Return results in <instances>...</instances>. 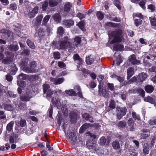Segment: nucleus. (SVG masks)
<instances>
[{
	"label": "nucleus",
	"instance_id": "1",
	"mask_svg": "<svg viewBox=\"0 0 156 156\" xmlns=\"http://www.w3.org/2000/svg\"><path fill=\"white\" fill-rule=\"evenodd\" d=\"M68 40V37H65L58 42H54L53 44L55 46L57 49H64L69 48L71 46V44Z\"/></svg>",
	"mask_w": 156,
	"mask_h": 156
},
{
	"label": "nucleus",
	"instance_id": "2",
	"mask_svg": "<svg viewBox=\"0 0 156 156\" xmlns=\"http://www.w3.org/2000/svg\"><path fill=\"white\" fill-rule=\"evenodd\" d=\"M122 31L121 30H115L111 33V35L113 37V40L110 42L111 44L116 42H121L122 41L121 34Z\"/></svg>",
	"mask_w": 156,
	"mask_h": 156
},
{
	"label": "nucleus",
	"instance_id": "3",
	"mask_svg": "<svg viewBox=\"0 0 156 156\" xmlns=\"http://www.w3.org/2000/svg\"><path fill=\"white\" fill-rule=\"evenodd\" d=\"M51 101L53 104L58 108H59L62 106H63L66 102V100L62 99L61 97L59 96L57 98H52Z\"/></svg>",
	"mask_w": 156,
	"mask_h": 156
},
{
	"label": "nucleus",
	"instance_id": "4",
	"mask_svg": "<svg viewBox=\"0 0 156 156\" xmlns=\"http://www.w3.org/2000/svg\"><path fill=\"white\" fill-rule=\"evenodd\" d=\"M116 110V116L117 119L120 120L126 114L127 109L125 107H117Z\"/></svg>",
	"mask_w": 156,
	"mask_h": 156
},
{
	"label": "nucleus",
	"instance_id": "5",
	"mask_svg": "<svg viewBox=\"0 0 156 156\" xmlns=\"http://www.w3.org/2000/svg\"><path fill=\"white\" fill-rule=\"evenodd\" d=\"M38 9V7L36 6L32 10L25 11L24 12L25 15L27 17H28L30 18H33L37 13Z\"/></svg>",
	"mask_w": 156,
	"mask_h": 156
},
{
	"label": "nucleus",
	"instance_id": "6",
	"mask_svg": "<svg viewBox=\"0 0 156 156\" xmlns=\"http://www.w3.org/2000/svg\"><path fill=\"white\" fill-rule=\"evenodd\" d=\"M154 60H156V56L149 54L144 56V64L145 66H149L150 62H152Z\"/></svg>",
	"mask_w": 156,
	"mask_h": 156
},
{
	"label": "nucleus",
	"instance_id": "7",
	"mask_svg": "<svg viewBox=\"0 0 156 156\" xmlns=\"http://www.w3.org/2000/svg\"><path fill=\"white\" fill-rule=\"evenodd\" d=\"M5 54L7 55L6 58L2 61V62L5 64H8L10 63L13 60V58L14 56L13 54L8 51H5Z\"/></svg>",
	"mask_w": 156,
	"mask_h": 156
},
{
	"label": "nucleus",
	"instance_id": "8",
	"mask_svg": "<svg viewBox=\"0 0 156 156\" xmlns=\"http://www.w3.org/2000/svg\"><path fill=\"white\" fill-rule=\"evenodd\" d=\"M32 93L33 92H31L29 89H27L26 90V95L22 96L20 97L21 100L24 101H29L30 99L33 97Z\"/></svg>",
	"mask_w": 156,
	"mask_h": 156
},
{
	"label": "nucleus",
	"instance_id": "9",
	"mask_svg": "<svg viewBox=\"0 0 156 156\" xmlns=\"http://www.w3.org/2000/svg\"><path fill=\"white\" fill-rule=\"evenodd\" d=\"M139 134L140 135L141 139H145L150 136V132L148 129H144L140 130Z\"/></svg>",
	"mask_w": 156,
	"mask_h": 156
},
{
	"label": "nucleus",
	"instance_id": "10",
	"mask_svg": "<svg viewBox=\"0 0 156 156\" xmlns=\"http://www.w3.org/2000/svg\"><path fill=\"white\" fill-rule=\"evenodd\" d=\"M73 59L76 63L77 64L78 68L80 67V66L83 64V60L77 54H74L73 56Z\"/></svg>",
	"mask_w": 156,
	"mask_h": 156
},
{
	"label": "nucleus",
	"instance_id": "11",
	"mask_svg": "<svg viewBox=\"0 0 156 156\" xmlns=\"http://www.w3.org/2000/svg\"><path fill=\"white\" fill-rule=\"evenodd\" d=\"M87 145L88 148L93 152H95L98 149V145L95 143H87Z\"/></svg>",
	"mask_w": 156,
	"mask_h": 156
},
{
	"label": "nucleus",
	"instance_id": "12",
	"mask_svg": "<svg viewBox=\"0 0 156 156\" xmlns=\"http://www.w3.org/2000/svg\"><path fill=\"white\" fill-rule=\"evenodd\" d=\"M50 80L51 81L53 82V83L55 85H58L60 84L63 83L64 80V79L63 77L58 78L51 77Z\"/></svg>",
	"mask_w": 156,
	"mask_h": 156
},
{
	"label": "nucleus",
	"instance_id": "13",
	"mask_svg": "<svg viewBox=\"0 0 156 156\" xmlns=\"http://www.w3.org/2000/svg\"><path fill=\"white\" fill-rule=\"evenodd\" d=\"M129 60L131 63L133 65L139 64L140 63V61L136 59L135 56L134 55H131L129 57Z\"/></svg>",
	"mask_w": 156,
	"mask_h": 156
},
{
	"label": "nucleus",
	"instance_id": "14",
	"mask_svg": "<svg viewBox=\"0 0 156 156\" xmlns=\"http://www.w3.org/2000/svg\"><path fill=\"white\" fill-rule=\"evenodd\" d=\"M82 71L83 74H87L88 75H89L93 79H95L96 78V76L95 73L89 71L87 70V69H82Z\"/></svg>",
	"mask_w": 156,
	"mask_h": 156
},
{
	"label": "nucleus",
	"instance_id": "15",
	"mask_svg": "<svg viewBox=\"0 0 156 156\" xmlns=\"http://www.w3.org/2000/svg\"><path fill=\"white\" fill-rule=\"evenodd\" d=\"M63 24L65 26L70 27L74 24V21L71 20H64L63 21Z\"/></svg>",
	"mask_w": 156,
	"mask_h": 156
},
{
	"label": "nucleus",
	"instance_id": "16",
	"mask_svg": "<svg viewBox=\"0 0 156 156\" xmlns=\"http://www.w3.org/2000/svg\"><path fill=\"white\" fill-rule=\"evenodd\" d=\"M28 60L27 59H22L19 65L21 68H25L28 64Z\"/></svg>",
	"mask_w": 156,
	"mask_h": 156
},
{
	"label": "nucleus",
	"instance_id": "17",
	"mask_svg": "<svg viewBox=\"0 0 156 156\" xmlns=\"http://www.w3.org/2000/svg\"><path fill=\"white\" fill-rule=\"evenodd\" d=\"M90 126V124L88 123H86L80 127L79 132L80 133H83L86 129L88 128Z\"/></svg>",
	"mask_w": 156,
	"mask_h": 156
},
{
	"label": "nucleus",
	"instance_id": "18",
	"mask_svg": "<svg viewBox=\"0 0 156 156\" xmlns=\"http://www.w3.org/2000/svg\"><path fill=\"white\" fill-rule=\"evenodd\" d=\"M150 146L149 144L147 143L144 144L143 152L144 154H148L150 150Z\"/></svg>",
	"mask_w": 156,
	"mask_h": 156
},
{
	"label": "nucleus",
	"instance_id": "19",
	"mask_svg": "<svg viewBox=\"0 0 156 156\" xmlns=\"http://www.w3.org/2000/svg\"><path fill=\"white\" fill-rule=\"evenodd\" d=\"M138 79H139L140 81L143 82L147 78V75L146 73H141L139 74L137 76Z\"/></svg>",
	"mask_w": 156,
	"mask_h": 156
},
{
	"label": "nucleus",
	"instance_id": "20",
	"mask_svg": "<svg viewBox=\"0 0 156 156\" xmlns=\"http://www.w3.org/2000/svg\"><path fill=\"white\" fill-rule=\"evenodd\" d=\"M122 60L121 55H118L116 58V60H115V62H116V63H115V61H114L113 63L112 64V65H115L116 66H118L120 65V63L122 62Z\"/></svg>",
	"mask_w": 156,
	"mask_h": 156
},
{
	"label": "nucleus",
	"instance_id": "21",
	"mask_svg": "<svg viewBox=\"0 0 156 156\" xmlns=\"http://www.w3.org/2000/svg\"><path fill=\"white\" fill-rule=\"evenodd\" d=\"M145 89L147 93L150 94L154 90V88L152 86L148 85L145 87Z\"/></svg>",
	"mask_w": 156,
	"mask_h": 156
},
{
	"label": "nucleus",
	"instance_id": "22",
	"mask_svg": "<svg viewBox=\"0 0 156 156\" xmlns=\"http://www.w3.org/2000/svg\"><path fill=\"white\" fill-rule=\"evenodd\" d=\"M145 101L150 102L152 104H154V105H156V103L153 98L150 96H147L145 97L144 99Z\"/></svg>",
	"mask_w": 156,
	"mask_h": 156
},
{
	"label": "nucleus",
	"instance_id": "23",
	"mask_svg": "<svg viewBox=\"0 0 156 156\" xmlns=\"http://www.w3.org/2000/svg\"><path fill=\"white\" fill-rule=\"evenodd\" d=\"M123 47L120 44H114L113 48L115 51H120L123 49Z\"/></svg>",
	"mask_w": 156,
	"mask_h": 156
},
{
	"label": "nucleus",
	"instance_id": "24",
	"mask_svg": "<svg viewBox=\"0 0 156 156\" xmlns=\"http://www.w3.org/2000/svg\"><path fill=\"white\" fill-rule=\"evenodd\" d=\"M52 18L57 23H60L61 20V16L60 14L56 13L52 16Z\"/></svg>",
	"mask_w": 156,
	"mask_h": 156
},
{
	"label": "nucleus",
	"instance_id": "25",
	"mask_svg": "<svg viewBox=\"0 0 156 156\" xmlns=\"http://www.w3.org/2000/svg\"><path fill=\"white\" fill-rule=\"evenodd\" d=\"M94 58L91 55L86 57V62L87 64L91 65L94 62Z\"/></svg>",
	"mask_w": 156,
	"mask_h": 156
},
{
	"label": "nucleus",
	"instance_id": "26",
	"mask_svg": "<svg viewBox=\"0 0 156 156\" xmlns=\"http://www.w3.org/2000/svg\"><path fill=\"white\" fill-rule=\"evenodd\" d=\"M81 41V38L80 37H76L74 38L73 44L77 47V45L80 44Z\"/></svg>",
	"mask_w": 156,
	"mask_h": 156
},
{
	"label": "nucleus",
	"instance_id": "27",
	"mask_svg": "<svg viewBox=\"0 0 156 156\" xmlns=\"http://www.w3.org/2000/svg\"><path fill=\"white\" fill-rule=\"evenodd\" d=\"M127 79L129 80L133 75L134 69H127Z\"/></svg>",
	"mask_w": 156,
	"mask_h": 156
},
{
	"label": "nucleus",
	"instance_id": "28",
	"mask_svg": "<svg viewBox=\"0 0 156 156\" xmlns=\"http://www.w3.org/2000/svg\"><path fill=\"white\" fill-rule=\"evenodd\" d=\"M69 138L73 142H75L77 140V137L76 136L75 134L73 132H71L69 134Z\"/></svg>",
	"mask_w": 156,
	"mask_h": 156
},
{
	"label": "nucleus",
	"instance_id": "29",
	"mask_svg": "<svg viewBox=\"0 0 156 156\" xmlns=\"http://www.w3.org/2000/svg\"><path fill=\"white\" fill-rule=\"evenodd\" d=\"M128 124L130 127V130L132 131L134 128V121L132 118H130L128 120Z\"/></svg>",
	"mask_w": 156,
	"mask_h": 156
},
{
	"label": "nucleus",
	"instance_id": "30",
	"mask_svg": "<svg viewBox=\"0 0 156 156\" xmlns=\"http://www.w3.org/2000/svg\"><path fill=\"white\" fill-rule=\"evenodd\" d=\"M65 92L67 94L71 96H75L76 95V93L73 89L66 90Z\"/></svg>",
	"mask_w": 156,
	"mask_h": 156
},
{
	"label": "nucleus",
	"instance_id": "31",
	"mask_svg": "<svg viewBox=\"0 0 156 156\" xmlns=\"http://www.w3.org/2000/svg\"><path fill=\"white\" fill-rule=\"evenodd\" d=\"M43 16L42 15L38 16L36 18V25H39L41 23L42 20V19Z\"/></svg>",
	"mask_w": 156,
	"mask_h": 156
},
{
	"label": "nucleus",
	"instance_id": "32",
	"mask_svg": "<svg viewBox=\"0 0 156 156\" xmlns=\"http://www.w3.org/2000/svg\"><path fill=\"white\" fill-rule=\"evenodd\" d=\"M17 84L19 87L23 88L25 87L26 85V83L25 82L20 81L19 80H17Z\"/></svg>",
	"mask_w": 156,
	"mask_h": 156
},
{
	"label": "nucleus",
	"instance_id": "33",
	"mask_svg": "<svg viewBox=\"0 0 156 156\" xmlns=\"http://www.w3.org/2000/svg\"><path fill=\"white\" fill-rule=\"evenodd\" d=\"M96 16L97 18L99 20H101L104 17V15L103 13L101 11H98L96 13Z\"/></svg>",
	"mask_w": 156,
	"mask_h": 156
},
{
	"label": "nucleus",
	"instance_id": "34",
	"mask_svg": "<svg viewBox=\"0 0 156 156\" xmlns=\"http://www.w3.org/2000/svg\"><path fill=\"white\" fill-rule=\"evenodd\" d=\"M57 34L60 35L62 36L64 33V29L62 27H58L57 30Z\"/></svg>",
	"mask_w": 156,
	"mask_h": 156
},
{
	"label": "nucleus",
	"instance_id": "35",
	"mask_svg": "<svg viewBox=\"0 0 156 156\" xmlns=\"http://www.w3.org/2000/svg\"><path fill=\"white\" fill-rule=\"evenodd\" d=\"M113 1V0H112ZM113 4L119 9H121L120 0H113Z\"/></svg>",
	"mask_w": 156,
	"mask_h": 156
},
{
	"label": "nucleus",
	"instance_id": "36",
	"mask_svg": "<svg viewBox=\"0 0 156 156\" xmlns=\"http://www.w3.org/2000/svg\"><path fill=\"white\" fill-rule=\"evenodd\" d=\"M27 77V76L26 74L24 73H21L19 74V76L17 77V78L19 79L18 80L21 81V80H26Z\"/></svg>",
	"mask_w": 156,
	"mask_h": 156
},
{
	"label": "nucleus",
	"instance_id": "37",
	"mask_svg": "<svg viewBox=\"0 0 156 156\" xmlns=\"http://www.w3.org/2000/svg\"><path fill=\"white\" fill-rule=\"evenodd\" d=\"M74 89L75 90H76L78 91L77 93L79 96L80 98H82L83 95L81 92L80 87L79 86H76L75 87Z\"/></svg>",
	"mask_w": 156,
	"mask_h": 156
},
{
	"label": "nucleus",
	"instance_id": "38",
	"mask_svg": "<svg viewBox=\"0 0 156 156\" xmlns=\"http://www.w3.org/2000/svg\"><path fill=\"white\" fill-rule=\"evenodd\" d=\"M37 34H38V36L39 37H41L44 36L45 34V32L44 29L42 28H40L38 29Z\"/></svg>",
	"mask_w": 156,
	"mask_h": 156
},
{
	"label": "nucleus",
	"instance_id": "39",
	"mask_svg": "<svg viewBox=\"0 0 156 156\" xmlns=\"http://www.w3.org/2000/svg\"><path fill=\"white\" fill-rule=\"evenodd\" d=\"M48 3L50 7H54L58 4V2L55 0H49Z\"/></svg>",
	"mask_w": 156,
	"mask_h": 156
},
{
	"label": "nucleus",
	"instance_id": "40",
	"mask_svg": "<svg viewBox=\"0 0 156 156\" xmlns=\"http://www.w3.org/2000/svg\"><path fill=\"white\" fill-rule=\"evenodd\" d=\"M126 125V122L125 121H122L119 122L117 124V126L120 128L125 127Z\"/></svg>",
	"mask_w": 156,
	"mask_h": 156
},
{
	"label": "nucleus",
	"instance_id": "41",
	"mask_svg": "<svg viewBox=\"0 0 156 156\" xmlns=\"http://www.w3.org/2000/svg\"><path fill=\"white\" fill-rule=\"evenodd\" d=\"M4 108L8 111H12L13 110V108L9 104H5L4 105Z\"/></svg>",
	"mask_w": 156,
	"mask_h": 156
},
{
	"label": "nucleus",
	"instance_id": "42",
	"mask_svg": "<svg viewBox=\"0 0 156 156\" xmlns=\"http://www.w3.org/2000/svg\"><path fill=\"white\" fill-rule=\"evenodd\" d=\"M51 16L49 15L46 16L44 18L42 21V24L45 25L49 20Z\"/></svg>",
	"mask_w": 156,
	"mask_h": 156
},
{
	"label": "nucleus",
	"instance_id": "43",
	"mask_svg": "<svg viewBox=\"0 0 156 156\" xmlns=\"http://www.w3.org/2000/svg\"><path fill=\"white\" fill-rule=\"evenodd\" d=\"M113 147L115 149H117L120 147V144L119 142L117 141H115L112 143Z\"/></svg>",
	"mask_w": 156,
	"mask_h": 156
},
{
	"label": "nucleus",
	"instance_id": "44",
	"mask_svg": "<svg viewBox=\"0 0 156 156\" xmlns=\"http://www.w3.org/2000/svg\"><path fill=\"white\" fill-rule=\"evenodd\" d=\"M71 5L70 3H66L64 5V10L66 12H69L70 10Z\"/></svg>",
	"mask_w": 156,
	"mask_h": 156
},
{
	"label": "nucleus",
	"instance_id": "45",
	"mask_svg": "<svg viewBox=\"0 0 156 156\" xmlns=\"http://www.w3.org/2000/svg\"><path fill=\"white\" fill-rule=\"evenodd\" d=\"M48 1L47 0H45L43 3L42 6V8L44 11H45L48 7Z\"/></svg>",
	"mask_w": 156,
	"mask_h": 156
},
{
	"label": "nucleus",
	"instance_id": "46",
	"mask_svg": "<svg viewBox=\"0 0 156 156\" xmlns=\"http://www.w3.org/2000/svg\"><path fill=\"white\" fill-rule=\"evenodd\" d=\"M132 116L133 119L135 120H140V117L139 115L136 114L134 112H133Z\"/></svg>",
	"mask_w": 156,
	"mask_h": 156
},
{
	"label": "nucleus",
	"instance_id": "47",
	"mask_svg": "<svg viewBox=\"0 0 156 156\" xmlns=\"http://www.w3.org/2000/svg\"><path fill=\"white\" fill-rule=\"evenodd\" d=\"M13 124L14 122L11 121L7 125L6 127L8 131H10L12 128Z\"/></svg>",
	"mask_w": 156,
	"mask_h": 156
},
{
	"label": "nucleus",
	"instance_id": "48",
	"mask_svg": "<svg viewBox=\"0 0 156 156\" xmlns=\"http://www.w3.org/2000/svg\"><path fill=\"white\" fill-rule=\"evenodd\" d=\"M9 49L11 51H16L18 50V46L17 45H10Z\"/></svg>",
	"mask_w": 156,
	"mask_h": 156
},
{
	"label": "nucleus",
	"instance_id": "49",
	"mask_svg": "<svg viewBox=\"0 0 156 156\" xmlns=\"http://www.w3.org/2000/svg\"><path fill=\"white\" fill-rule=\"evenodd\" d=\"M99 144L100 145L103 146L105 145L106 142V139L104 137H102L100 139Z\"/></svg>",
	"mask_w": 156,
	"mask_h": 156
},
{
	"label": "nucleus",
	"instance_id": "50",
	"mask_svg": "<svg viewBox=\"0 0 156 156\" xmlns=\"http://www.w3.org/2000/svg\"><path fill=\"white\" fill-rule=\"evenodd\" d=\"M54 93L51 89H48L47 91H46L45 94H46V97H47L51 98V95Z\"/></svg>",
	"mask_w": 156,
	"mask_h": 156
},
{
	"label": "nucleus",
	"instance_id": "51",
	"mask_svg": "<svg viewBox=\"0 0 156 156\" xmlns=\"http://www.w3.org/2000/svg\"><path fill=\"white\" fill-rule=\"evenodd\" d=\"M9 9L13 11L16 10L17 9L16 4L15 3L11 4L9 5Z\"/></svg>",
	"mask_w": 156,
	"mask_h": 156
},
{
	"label": "nucleus",
	"instance_id": "52",
	"mask_svg": "<svg viewBox=\"0 0 156 156\" xmlns=\"http://www.w3.org/2000/svg\"><path fill=\"white\" fill-rule=\"evenodd\" d=\"M101 94L103 96L107 98L108 96V92L105 89H102L101 90Z\"/></svg>",
	"mask_w": 156,
	"mask_h": 156
},
{
	"label": "nucleus",
	"instance_id": "53",
	"mask_svg": "<svg viewBox=\"0 0 156 156\" xmlns=\"http://www.w3.org/2000/svg\"><path fill=\"white\" fill-rule=\"evenodd\" d=\"M137 91L142 97H143L145 96V92L143 89L141 88H139L137 89Z\"/></svg>",
	"mask_w": 156,
	"mask_h": 156
},
{
	"label": "nucleus",
	"instance_id": "54",
	"mask_svg": "<svg viewBox=\"0 0 156 156\" xmlns=\"http://www.w3.org/2000/svg\"><path fill=\"white\" fill-rule=\"evenodd\" d=\"M17 69H9L8 73L12 75H15L16 73Z\"/></svg>",
	"mask_w": 156,
	"mask_h": 156
},
{
	"label": "nucleus",
	"instance_id": "55",
	"mask_svg": "<svg viewBox=\"0 0 156 156\" xmlns=\"http://www.w3.org/2000/svg\"><path fill=\"white\" fill-rule=\"evenodd\" d=\"M23 71L27 73H33L35 72L34 69H23Z\"/></svg>",
	"mask_w": 156,
	"mask_h": 156
},
{
	"label": "nucleus",
	"instance_id": "56",
	"mask_svg": "<svg viewBox=\"0 0 156 156\" xmlns=\"http://www.w3.org/2000/svg\"><path fill=\"white\" fill-rule=\"evenodd\" d=\"M27 43L29 46L31 48L33 49L35 47L34 44L31 41L29 40H27Z\"/></svg>",
	"mask_w": 156,
	"mask_h": 156
},
{
	"label": "nucleus",
	"instance_id": "57",
	"mask_svg": "<svg viewBox=\"0 0 156 156\" xmlns=\"http://www.w3.org/2000/svg\"><path fill=\"white\" fill-rule=\"evenodd\" d=\"M30 54V51L27 49H25L23 51L21 52L22 55L26 56H28Z\"/></svg>",
	"mask_w": 156,
	"mask_h": 156
},
{
	"label": "nucleus",
	"instance_id": "58",
	"mask_svg": "<svg viewBox=\"0 0 156 156\" xmlns=\"http://www.w3.org/2000/svg\"><path fill=\"white\" fill-rule=\"evenodd\" d=\"M107 86L108 88L111 91H113L115 89L114 84L112 83H108L107 84Z\"/></svg>",
	"mask_w": 156,
	"mask_h": 156
},
{
	"label": "nucleus",
	"instance_id": "59",
	"mask_svg": "<svg viewBox=\"0 0 156 156\" xmlns=\"http://www.w3.org/2000/svg\"><path fill=\"white\" fill-rule=\"evenodd\" d=\"M149 123L151 125H156V117L154 118L150 119Z\"/></svg>",
	"mask_w": 156,
	"mask_h": 156
},
{
	"label": "nucleus",
	"instance_id": "60",
	"mask_svg": "<svg viewBox=\"0 0 156 156\" xmlns=\"http://www.w3.org/2000/svg\"><path fill=\"white\" fill-rule=\"evenodd\" d=\"M150 19L151 25L153 26H156V19L151 17H150Z\"/></svg>",
	"mask_w": 156,
	"mask_h": 156
},
{
	"label": "nucleus",
	"instance_id": "61",
	"mask_svg": "<svg viewBox=\"0 0 156 156\" xmlns=\"http://www.w3.org/2000/svg\"><path fill=\"white\" fill-rule=\"evenodd\" d=\"M60 54L58 52L54 53V58L55 59H58L60 58Z\"/></svg>",
	"mask_w": 156,
	"mask_h": 156
},
{
	"label": "nucleus",
	"instance_id": "62",
	"mask_svg": "<svg viewBox=\"0 0 156 156\" xmlns=\"http://www.w3.org/2000/svg\"><path fill=\"white\" fill-rule=\"evenodd\" d=\"M49 87V86L48 84H44L43 85V90L44 94H45L46 91H47Z\"/></svg>",
	"mask_w": 156,
	"mask_h": 156
},
{
	"label": "nucleus",
	"instance_id": "63",
	"mask_svg": "<svg viewBox=\"0 0 156 156\" xmlns=\"http://www.w3.org/2000/svg\"><path fill=\"white\" fill-rule=\"evenodd\" d=\"M109 107L110 108L114 109L115 107V102L113 100H111L109 105Z\"/></svg>",
	"mask_w": 156,
	"mask_h": 156
},
{
	"label": "nucleus",
	"instance_id": "64",
	"mask_svg": "<svg viewBox=\"0 0 156 156\" xmlns=\"http://www.w3.org/2000/svg\"><path fill=\"white\" fill-rule=\"evenodd\" d=\"M5 77L6 79L9 82L11 81L13 79L12 76L9 74L7 75Z\"/></svg>",
	"mask_w": 156,
	"mask_h": 156
}]
</instances>
